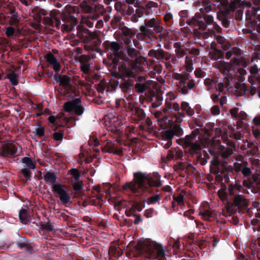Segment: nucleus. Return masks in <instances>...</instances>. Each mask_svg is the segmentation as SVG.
Segmentation results:
<instances>
[{
    "label": "nucleus",
    "mask_w": 260,
    "mask_h": 260,
    "mask_svg": "<svg viewBox=\"0 0 260 260\" xmlns=\"http://www.w3.org/2000/svg\"><path fill=\"white\" fill-rule=\"evenodd\" d=\"M246 161H243L241 163L234 162L233 166L229 165V177L232 174L233 175V178L236 179L237 174L241 171L244 178V180L250 179L253 174L250 168L248 167ZM229 182H230L229 178Z\"/></svg>",
    "instance_id": "nucleus-8"
},
{
    "label": "nucleus",
    "mask_w": 260,
    "mask_h": 260,
    "mask_svg": "<svg viewBox=\"0 0 260 260\" xmlns=\"http://www.w3.org/2000/svg\"><path fill=\"white\" fill-rule=\"evenodd\" d=\"M239 109L238 108H234L230 110L231 116L235 118L236 120V125L234 124V126H236L237 129H240L242 128L244 124L243 120L246 118L247 115L244 111H241L239 112Z\"/></svg>",
    "instance_id": "nucleus-18"
},
{
    "label": "nucleus",
    "mask_w": 260,
    "mask_h": 260,
    "mask_svg": "<svg viewBox=\"0 0 260 260\" xmlns=\"http://www.w3.org/2000/svg\"><path fill=\"white\" fill-rule=\"evenodd\" d=\"M57 81L59 82L60 84L64 87L70 86L71 78L66 75H58Z\"/></svg>",
    "instance_id": "nucleus-34"
},
{
    "label": "nucleus",
    "mask_w": 260,
    "mask_h": 260,
    "mask_svg": "<svg viewBox=\"0 0 260 260\" xmlns=\"http://www.w3.org/2000/svg\"><path fill=\"white\" fill-rule=\"evenodd\" d=\"M243 185L251 189L253 193H260V175L254 174L250 179L243 180Z\"/></svg>",
    "instance_id": "nucleus-17"
},
{
    "label": "nucleus",
    "mask_w": 260,
    "mask_h": 260,
    "mask_svg": "<svg viewBox=\"0 0 260 260\" xmlns=\"http://www.w3.org/2000/svg\"><path fill=\"white\" fill-rule=\"evenodd\" d=\"M119 83L117 80L113 79L110 80L109 83H107L105 81H102L99 84L97 89L99 92H102L105 90L108 91H111L115 90L116 88L118 86Z\"/></svg>",
    "instance_id": "nucleus-22"
},
{
    "label": "nucleus",
    "mask_w": 260,
    "mask_h": 260,
    "mask_svg": "<svg viewBox=\"0 0 260 260\" xmlns=\"http://www.w3.org/2000/svg\"><path fill=\"white\" fill-rule=\"evenodd\" d=\"M76 8L69 7L67 8L69 14H62L61 18L63 24H61L60 20L56 17L55 12L47 13L41 9H37L35 11L34 18L39 22H43V23L58 29H61L62 31L69 32L77 24V20L74 16L71 15L72 11L75 12Z\"/></svg>",
    "instance_id": "nucleus-2"
},
{
    "label": "nucleus",
    "mask_w": 260,
    "mask_h": 260,
    "mask_svg": "<svg viewBox=\"0 0 260 260\" xmlns=\"http://www.w3.org/2000/svg\"><path fill=\"white\" fill-rule=\"evenodd\" d=\"M47 61L53 66V69L55 72H58L60 69V65L53 54L48 53L46 55Z\"/></svg>",
    "instance_id": "nucleus-29"
},
{
    "label": "nucleus",
    "mask_w": 260,
    "mask_h": 260,
    "mask_svg": "<svg viewBox=\"0 0 260 260\" xmlns=\"http://www.w3.org/2000/svg\"><path fill=\"white\" fill-rule=\"evenodd\" d=\"M220 29L221 28L218 25L213 24V28L209 32L205 33L204 37L206 38L212 36H214V37H215V36H216L215 33L220 32Z\"/></svg>",
    "instance_id": "nucleus-43"
},
{
    "label": "nucleus",
    "mask_w": 260,
    "mask_h": 260,
    "mask_svg": "<svg viewBox=\"0 0 260 260\" xmlns=\"http://www.w3.org/2000/svg\"><path fill=\"white\" fill-rule=\"evenodd\" d=\"M180 144L185 147H189L191 153H197L201 148V146L196 139V135L191 134L180 140Z\"/></svg>",
    "instance_id": "nucleus-14"
},
{
    "label": "nucleus",
    "mask_w": 260,
    "mask_h": 260,
    "mask_svg": "<svg viewBox=\"0 0 260 260\" xmlns=\"http://www.w3.org/2000/svg\"><path fill=\"white\" fill-rule=\"evenodd\" d=\"M175 133L173 129H168L165 132L163 137L168 141H172Z\"/></svg>",
    "instance_id": "nucleus-47"
},
{
    "label": "nucleus",
    "mask_w": 260,
    "mask_h": 260,
    "mask_svg": "<svg viewBox=\"0 0 260 260\" xmlns=\"http://www.w3.org/2000/svg\"><path fill=\"white\" fill-rule=\"evenodd\" d=\"M233 54L235 56L229 62V89L234 88L239 91L238 95L245 92V84L242 83L244 81L243 76L246 74L244 68L247 66V62L242 58L241 50L237 47H231L229 42V59Z\"/></svg>",
    "instance_id": "nucleus-1"
},
{
    "label": "nucleus",
    "mask_w": 260,
    "mask_h": 260,
    "mask_svg": "<svg viewBox=\"0 0 260 260\" xmlns=\"http://www.w3.org/2000/svg\"><path fill=\"white\" fill-rule=\"evenodd\" d=\"M254 51L250 59V61L251 63L255 60H260V45L255 46Z\"/></svg>",
    "instance_id": "nucleus-36"
},
{
    "label": "nucleus",
    "mask_w": 260,
    "mask_h": 260,
    "mask_svg": "<svg viewBox=\"0 0 260 260\" xmlns=\"http://www.w3.org/2000/svg\"><path fill=\"white\" fill-rule=\"evenodd\" d=\"M90 59L91 58L89 55H82L79 57L81 70L85 74H88L89 72L90 68L89 61Z\"/></svg>",
    "instance_id": "nucleus-25"
},
{
    "label": "nucleus",
    "mask_w": 260,
    "mask_h": 260,
    "mask_svg": "<svg viewBox=\"0 0 260 260\" xmlns=\"http://www.w3.org/2000/svg\"><path fill=\"white\" fill-rule=\"evenodd\" d=\"M159 196L156 194L153 196L150 197L147 200V203L148 204H153L159 200Z\"/></svg>",
    "instance_id": "nucleus-54"
},
{
    "label": "nucleus",
    "mask_w": 260,
    "mask_h": 260,
    "mask_svg": "<svg viewBox=\"0 0 260 260\" xmlns=\"http://www.w3.org/2000/svg\"><path fill=\"white\" fill-rule=\"evenodd\" d=\"M199 215L206 220H210V218L213 217L212 211L209 209L201 210L199 212Z\"/></svg>",
    "instance_id": "nucleus-40"
},
{
    "label": "nucleus",
    "mask_w": 260,
    "mask_h": 260,
    "mask_svg": "<svg viewBox=\"0 0 260 260\" xmlns=\"http://www.w3.org/2000/svg\"><path fill=\"white\" fill-rule=\"evenodd\" d=\"M218 196L224 204L222 214L226 217L228 215V190L225 184L222 185L221 188L218 190Z\"/></svg>",
    "instance_id": "nucleus-23"
},
{
    "label": "nucleus",
    "mask_w": 260,
    "mask_h": 260,
    "mask_svg": "<svg viewBox=\"0 0 260 260\" xmlns=\"http://www.w3.org/2000/svg\"><path fill=\"white\" fill-rule=\"evenodd\" d=\"M229 147H231L235 148L236 144L235 143L233 142L231 140H229ZM243 156L241 155V154H238L237 153H234L233 151V149L229 147V162L230 163L231 161L232 162L234 161V160H236L238 161H242L243 159Z\"/></svg>",
    "instance_id": "nucleus-26"
},
{
    "label": "nucleus",
    "mask_w": 260,
    "mask_h": 260,
    "mask_svg": "<svg viewBox=\"0 0 260 260\" xmlns=\"http://www.w3.org/2000/svg\"><path fill=\"white\" fill-rule=\"evenodd\" d=\"M193 60L192 57L186 56L185 58V67L188 72H191L193 70Z\"/></svg>",
    "instance_id": "nucleus-41"
},
{
    "label": "nucleus",
    "mask_w": 260,
    "mask_h": 260,
    "mask_svg": "<svg viewBox=\"0 0 260 260\" xmlns=\"http://www.w3.org/2000/svg\"><path fill=\"white\" fill-rule=\"evenodd\" d=\"M210 54L211 58L214 59L215 60H217L220 58H221L223 53L222 51L219 49H213L211 51H210Z\"/></svg>",
    "instance_id": "nucleus-39"
},
{
    "label": "nucleus",
    "mask_w": 260,
    "mask_h": 260,
    "mask_svg": "<svg viewBox=\"0 0 260 260\" xmlns=\"http://www.w3.org/2000/svg\"><path fill=\"white\" fill-rule=\"evenodd\" d=\"M41 227L43 230L48 231H52L54 230V224L50 222L42 224Z\"/></svg>",
    "instance_id": "nucleus-51"
},
{
    "label": "nucleus",
    "mask_w": 260,
    "mask_h": 260,
    "mask_svg": "<svg viewBox=\"0 0 260 260\" xmlns=\"http://www.w3.org/2000/svg\"><path fill=\"white\" fill-rule=\"evenodd\" d=\"M163 97L160 93H156L153 95L150 100L151 107L155 108L159 107L162 103Z\"/></svg>",
    "instance_id": "nucleus-30"
},
{
    "label": "nucleus",
    "mask_w": 260,
    "mask_h": 260,
    "mask_svg": "<svg viewBox=\"0 0 260 260\" xmlns=\"http://www.w3.org/2000/svg\"><path fill=\"white\" fill-rule=\"evenodd\" d=\"M204 84L208 89H214L216 87V82L210 78H206L204 80Z\"/></svg>",
    "instance_id": "nucleus-50"
},
{
    "label": "nucleus",
    "mask_w": 260,
    "mask_h": 260,
    "mask_svg": "<svg viewBox=\"0 0 260 260\" xmlns=\"http://www.w3.org/2000/svg\"><path fill=\"white\" fill-rule=\"evenodd\" d=\"M195 85L194 81L187 75L181 83H179L178 87L181 93L186 94L188 93L189 90L193 88Z\"/></svg>",
    "instance_id": "nucleus-20"
},
{
    "label": "nucleus",
    "mask_w": 260,
    "mask_h": 260,
    "mask_svg": "<svg viewBox=\"0 0 260 260\" xmlns=\"http://www.w3.org/2000/svg\"><path fill=\"white\" fill-rule=\"evenodd\" d=\"M64 108L66 111L73 112L78 116L81 115L84 110V107L81 105V101L78 98L65 103Z\"/></svg>",
    "instance_id": "nucleus-16"
},
{
    "label": "nucleus",
    "mask_w": 260,
    "mask_h": 260,
    "mask_svg": "<svg viewBox=\"0 0 260 260\" xmlns=\"http://www.w3.org/2000/svg\"><path fill=\"white\" fill-rule=\"evenodd\" d=\"M180 109L188 116H192L194 114V111L189 104L186 102H182L181 104Z\"/></svg>",
    "instance_id": "nucleus-32"
},
{
    "label": "nucleus",
    "mask_w": 260,
    "mask_h": 260,
    "mask_svg": "<svg viewBox=\"0 0 260 260\" xmlns=\"http://www.w3.org/2000/svg\"><path fill=\"white\" fill-rule=\"evenodd\" d=\"M18 146V144L12 141H7L3 144L2 152L0 155L3 156H13L16 153Z\"/></svg>",
    "instance_id": "nucleus-19"
},
{
    "label": "nucleus",
    "mask_w": 260,
    "mask_h": 260,
    "mask_svg": "<svg viewBox=\"0 0 260 260\" xmlns=\"http://www.w3.org/2000/svg\"><path fill=\"white\" fill-rule=\"evenodd\" d=\"M175 53L178 58H182L186 54V51L181 47H179L175 50Z\"/></svg>",
    "instance_id": "nucleus-56"
},
{
    "label": "nucleus",
    "mask_w": 260,
    "mask_h": 260,
    "mask_svg": "<svg viewBox=\"0 0 260 260\" xmlns=\"http://www.w3.org/2000/svg\"><path fill=\"white\" fill-rule=\"evenodd\" d=\"M18 75L15 72H12L8 75V78L13 85L18 84Z\"/></svg>",
    "instance_id": "nucleus-49"
},
{
    "label": "nucleus",
    "mask_w": 260,
    "mask_h": 260,
    "mask_svg": "<svg viewBox=\"0 0 260 260\" xmlns=\"http://www.w3.org/2000/svg\"><path fill=\"white\" fill-rule=\"evenodd\" d=\"M135 88L138 92L142 93L143 92L146 88V86L143 84L140 83H136L135 84Z\"/></svg>",
    "instance_id": "nucleus-59"
},
{
    "label": "nucleus",
    "mask_w": 260,
    "mask_h": 260,
    "mask_svg": "<svg viewBox=\"0 0 260 260\" xmlns=\"http://www.w3.org/2000/svg\"><path fill=\"white\" fill-rule=\"evenodd\" d=\"M107 51L110 52L115 58H120L121 51H120L121 45L117 42L106 41L103 43Z\"/></svg>",
    "instance_id": "nucleus-21"
},
{
    "label": "nucleus",
    "mask_w": 260,
    "mask_h": 260,
    "mask_svg": "<svg viewBox=\"0 0 260 260\" xmlns=\"http://www.w3.org/2000/svg\"><path fill=\"white\" fill-rule=\"evenodd\" d=\"M174 157V152L173 151L169 150L168 153L166 157L162 158L164 161L165 163H167L168 161L173 159Z\"/></svg>",
    "instance_id": "nucleus-57"
},
{
    "label": "nucleus",
    "mask_w": 260,
    "mask_h": 260,
    "mask_svg": "<svg viewBox=\"0 0 260 260\" xmlns=\"http://www.w3.org/2000/svg\"><path fill=\"white\" fill-rule=\"evenodd\" d=\"M241 189L239 180H236L235 184L229 185V195L233 196L230 198L231 201H229V213L244 212L248 207V202L244 196L239 194Z\"/></svg>",
    "instance_id": "nucleus-4"
},
{
    "label": "nucleus",
    "mask_w": 260,
    "mask_h": 260,
    "mask_svg": "<svg viewBox=\"0 0 260 260\" xmlns=\"http://www.w3.org/2000/svg\"><path fill=\"white\" fill-rule=\"evenodd\" d=\"M52 191L56 197L59 198L61 203L66 204L71 202V196L65 185L56 184L52 185Z\"/></svg>",
    "instance_id": "nucleus-12"
},
{
    "label": "nucleus",
    "mask_w": 260,
    "mask_h": 260,
    "mask_svg": "<svg viewBox=\"0 0 260 260\" xmlns=\"http://www.w3.org/2000/svg\"><path fill=\"white\" fill-rule=\"evenodd\" d=\"M63 137V133L61 131L56 132L53 135V138L56 141H60L62 140Z\"/></svg>",
    "instance_id": "nucleus-63"
},
{
    "label": "nucleus",
    "mask_w": 260,
    "mask_h": 260,
    "mask_svg": "<svg viewBox=\"0 0 260 260\" xmlns=\"http://www.w3.org/2000/svg\"><path fill=\"white\" fill-rule=\"evenodd\" d=\"M148 55L150 57H154L159 60L162 59L168 60L171 58V54L167 52L164 51L162 49H158L157 50L151 49L149 51Z\"/></svg>",
    "instance_id": "nucleus-24"
},
{
    "label": "nucleus",
    "mask_w": 260,
    "mask_h": 260,
    "mask_svg": "<svg viewBox=\"0 0 260 260\" xmlns=\"http://www.w3.org/2000/svg\"><path fill=\"white\" fill-rule=\"evenodd\" d=\"M103 151L105 152L113 153L115 154L121 155L122 153V148H117L114 144L108 142L107 145L103 148Z\"/></svg>",
    "instance_id": "nucleus-28"
},
{
    "label": "nucleus",
    "mask_w": 260,
    "mask_h": 260,
    "mask_svg": "<svg viewBox=\"0 0 260 260\" xmlns=\"http://www.w3.org/2000/svg\"><path fill=\"white\" fill-rule=\"evenodd\" d=\"M134 211H141L144 208V204L141 203H135L132 206Z\"/></svg>",
    "instance_id": "nucleus-55"
},
{
    "label": "nucleus",
    "mask_w": 260,
    "mask_h": 260,
    "mask_svg": "<svg viewBox=\"0 0 260 260\" xmlns=\"http://www.w3.org/2000/svg\"><path fill=\"white\" fill-rule=\"evenodd\" d=\"M180 107L176 102H171L166 100L164 111L167 112L169 118H171V120L180 123L183 121V118L184 117V114L180 112Z\"/></svg>",
    "instance_id": "nucleus-9"
},
{
    "label": "nucleus",
    "mask_w": 260,
    "mask_h": 260,
    "mask_svg": "<svg viewBox=\"0 0 260 260\" xmlns=\"http://www.w3.org/2000/svg\"><path fill=\"white\" fill-rule=\"evenodd\" d=\"M131 85L128 82H123L120 85L121 90L123 92H127L130 88Z\"/></svg>",
    "instance_id": "nucleus-61"
},
{
    "label": "nucleus",
    "mask_w": 260,
    "mask_h": 260,
    "mask_svg": "<svg viewBox=\"0 0 260 260\" xmlns=\"http://www.w3.org/2000/svg\"><path fill=\"white\" fill-rule=\"evenodd\" d=\"M134 175V179L132 181L123 185L124 190H129L133 193L144 191L147 189L146 182L151 186L159 187L162 185L160 176L157 174H154L153 177L149 179L142 173H136Z\"/></svg>",
    "instance_id": "nucleus-3"
},
{
    "label": "nucleus",
    "mask_w": 260,
    "mask_h": 260,
    "mask_svg": "<svg viewBox=\"0 0 260 260\" xmlns=\"http://www.w3.org/2000/svg\"><path fill=\"white\" fill-rule=\"evenodd\" d=\"M19 217L20 220L23 223H26L27 221L29 220L27 211L24 209H21L20 210L19 214Z\"/></svg>",
    "instance_id": "nucleus-44"
},
{
    "label": "nucleus",
    "mask_w": 260,
    "mask_h": 260,
    "mask_svg": "<svg viewBox=\"0 0 260 260\" xmlns=\"http://www.w3.org/2000/svg\"><path fill=\"white\" fill-rule=\"evenodd\" d=\"M45 180L48 182L52 184L53 185L56 184V177L54 173L48 172L44 176Z\"/></svg>",
    "instance_id": "nucleus-37"
},
{
    "label": "nucleus",
    "mask_w": 260,
    "mask_h": 260,
    "mask_svg": "<svg viewBox=\"0 0 260 260\" xmlns=\"http://www.w3.org/2000/svg\"><path fill=\"white\" fill-rule=\"evenodd\" d=\"M140 30L142 35L151 38L154 37L155 34L161 32L163 27L157 19L152 18L145 19L144 25L140 26Z\"/></svg>",
    "instance_id": "nucleus-7"
},
{
    "label": "nucleus",
    "mask_w": 260,
    "mask_h": 260,
    "mask_svg": "<svg viewBox=\"0 0 260 260\" xmlns=\"http://www.w3.org/2000/svg\"><path fill=\"white\" fill-rule=\"evenodd\" d=\"M215 5L219 9L217 18L226 27L228 25V0H215Z\"/></svg>",
    "instance_id": "nucleus-15"
},
{
    "label": "nucleus",
    "mask_w": 260,
    "mask_h": 260,
    "mask_svg": "<svg viewBox=\"0 0 260 260\" xmlns=\"http://www.w3.org/2000/svg\"><path fill=\"white\" fill-rule=\"evenodd\" d=\"M248 148H249V149L247 152L251 156H253V155L256 154L258 151V148L256 143H249L248 144Z\"/></svg>",
    "instance_id": "nucleus-38"
},
{
    "label": "nucleus",
    "mask_w": 260,
    "mask_h": 260,
    "mask_svg": "<svg viewBox=\"0 0 260 260\" xmlns=\"http://www.w3.org/2000/svg\"><path fill=\"white\" fill-rule=\"evenodd\" d=\"M215 37L217 42L220 44L221 45L222 48L225 50L227 44V43L225 42V40L222 36L219 35Z\"/></svg>",
    "instance_id": "nucleus-52"
},
{
    "label": "nucleus",
    "mask_w": 260,
    "mask_h": 260,
    "mask_svg": "<svg viewBox=\"0 0 260 260\" xmlns=\"http://www.w3.org/2000/svg\"><path fill=\"white\" fill-rule=\"evenodd\" d=\"M217 177H219L221 181L228 182V167L226 164H220L218 166Z\"/></svg>",
    "instance_id": "nucleus-27"
},
{
    "label": "nucleus",
    "mask_w": 260,
    "mask_h": 260,
    "mask_svg": "<svg viewBox=\"0 0 260 260\" xmlns=\"http://www.w3.org/2000/svg\"><path fill=\"white\" fill-rule=\"evenodd\" d=\"M122 34L125 37H132L134 35L132 30L126 27L123 28L121 29Z\"/></svg>",
    "instance_id": "nucleus-58"
},
{
    "label": "nucleus",
    "mask_w": 260,
    "mask_h": 260,
    "mask_svg": "<svg viewBox=\"0 0 260 260\" xmlns=\"http://www.w3.org/2000/svg\"><path fill=\"white\" fill-rule=\"evenodd\" d=\"M203 17L207 24H210L213 22V17L210 15L204 14L203 16L200 14H196L195 16L189 21V24L199 27L202 30H205L206 25L203 21Z\"/></svg>",
    "instance_id": "nucleus-13"
},
{
    "label": "nucleus",
    "mask_w": 260,
    "mask_h": 260,
    "mask_svg": "<svg viewBox=\"0 0 260 260\" xmlns=\"http://www.w3.org/2000/svg\"><path fill=\"white\" fill-rule=\"evenodd\" d=\"M194 74L198 78H203L205 76V72L200 68L195 70Z\"/></svg>",
    "instance_id": "nucleus-64"
},
{
    "label": "nucleus",
    "mask_w": 260,
    "mask_h": 260,
    "mask_svg": "<svg viewBox=\"0 0 260 260\" xmlns=\"http://www.w3.org/2000/svg\"><path fill=\"white\" fill-rule=\"evenodd\" d=\"M152 113L153 114L154 117L160 122H165L169 119V116L167 115V112L164 111V108L161 110L156 111Z\"/></svg>",
    "instance_id": "nucleus-31"
},
{
    "label": "nucleus",
    "mask_w": 260,
    "mask_h": 260,
    "mask_svg": "<svg viewBox=\"0 0 260 260\" xmlns=\"http://www.w3.org/2000/svg\"><path fill=\"white\" fill-rule=\"evenodd\" d=\"M73 188L75 191L80 190L82 188V183L79 180L75 181L73 184Z\"/></svg>",
    "instance_id": "nucleus-62"
},
{
    "label": "nucleus",
    "mask_w": 260,
    "mask_h": 260,
    "mask_svg": "<svg viewBox=\"0 0 260 260\" xmlns=\"http://www.w3.org/2000/svg\"><path fill=\"white\" fill-rule=\"evenodd\" d=\"M188 74H180L178 73H176L173 75V78L178 80V82L177 83V85L178 86L179 83H181V81L183 80V79L186 77V76Z\"/></svg>",
    "instance_id": "nucleus-53"
},
{
    "label": "nucleus",
    "mask_w": 260,
    "mask_h": 260,
    "mask_svg": "<svg viewBox=\"0 0 260 260\" xmlns=\"http://www.w3.org/2000/svg\"><path fill=\"white\" fill-rule=\"evenodd\" d=\"M215 66L223 75V78L217 84V89L219 92L225 94L228 90V63L224 60H219L215 63Z\"/></svg>",
    "instance_id": "nucleus-11"
},
{
    "label": "nucleus",
    "mask_w": 260,
    "mask_h": 260,
    "mask_svg": "<svg viewBox=\"0 0 260 260\" xmlns=\"http://www.w3.org/2000/svg\"><path fill=\"white\" fill-rule=\"evenodd\" d=\"M71 174L73 176L74 178L75 181L79 180L80 174L79 171L77 169H72L71 170Z\"/></svg>",
    "instance_id": "nucleus-60"
},
{
    "label": "nucleus",
    "mask_w": 260,
    "mask_h": 260,
    "mask_svg": "<svg viewBox=\"0 0 260 260\" xmlns=\"http://www.w3.org/2000/svg\"><path fill=\"white\" fill-rule=\"evenodd\" d=\"M90 34V31H89L88 29L80 27L77 35L81 37H84L87 39L89 38Z\"/></svg>",
    "instance_id": "nucleus-46"
},
{
    "label": "nucleus",
    "mask_w": 260,
    "mask_h": 260,
    "mask_svg": "<svg viewBox=\"0 0 260 260\" xmlns=\"http://www.w3.org/2000/svg\"><path fill=\"white\" fill-rule=\"evenodd\" d=\"M134 112L139 120L144 119L146 117L144 110L141 108H135Z\"/></svg>",
    "instance_id": "nucleus-45"
},
{
    "label": "nucleus",
    "mask_w": 260,
    "mask_h": 260,
    "mask_svg": "<svg viewBox=\"0 0 260 260\" xmlns=\"http://www.w3.org/2000/svg\"><path fill=\"white\" fill-rule=\"evenodd\" d=\"M229 2V13L230 11H234L235 9L240 7L241 6V0H230Z\"/></svg>",
    "instance_id": "nucleus-35"
},
{
    "label": "nucleus",
    "mask_w": 260,
    "mask_h": 260,
    "mask_svg": "<svg viewBox=\"0 0 260 260\" xmlns=\"http://www.w3.org/2000/svg\"><path fill=\"white\" fill-rule=\"evenodd\" d=\"M136 249L140 254L151 259L162 260L165 255L162 245L153 241H145Z\"/></svg>",
    "instance_id": "nucleus-5"
},
{
    "label": "nucleus",
    "mask_w": 260,
    "mask_h": 260,
    "mask_svg": "<svg viewBox=\"0 0 260 260\" xmlns=\"http://www.w3.org/2000/svg\"><path fill=\"white\" fill-rule=\"evenodd\" d=\"M122 116H115L112 114H109L105 117V125L108 131L113 134H118L119 127L124 122V119H122Z\"/></svg>",
    "instance_id": "nucleus-10"
},
{
    "label": "nucleus",
    "mask_w": 260,
    "mask_h": 260,
    "mask_svg": "<svg viewBox=\"0 0 260 260\" xmlns=\"http://www.w3.org/2000/svg\"><path fill=\"white\" fill-rule=\"evenodd\" d=\"M139 51L137 50L133 46L125 47L124 49L121 51L120 59L127 62L130 65L132 69H138L140 68L138 64L140 62H144L146 60L144 58L138 57Z\"/></svg>",
    "instance_id": "nucleus-6"
},
{
    "label": "nucleus",
    "mask_w": 260,
    "mask_h": 260,
    "mask_svg": "<svg viewBox=\"0 0 260 260\" xmlns=\"http://www.w3.org/2000/svg\"><path fill=\"white\" fill-rule=\"evenodd\" d=\"M22 162L25 164L26 166L30 169H34L35 168V164L29 157H25L22 158Z\"/></svg>",
    "instance_id": "nucleus-48"
},
{
    "label": "nucleus",
    "mask_w": 260,
    "mask_h": 260,
    "mask_svg": "<svg viewBox=\"0 0 260 260\" xmlns=\"http://www.w3.org/2000/svg\"><path fill=\"white\" fill-rule=\"evenodd\" d=\"M229 137L234 139L236 140H241L242 135L241 133L238 131H236L233 128H231L230 126L229 125Z\"/></svg>",
    "instance_id": "nucleus-42"
},
{
    "label": "nucleus",
    "mask_w": 260,
    "mask_h": 260,
    "mask_svg": "<svg viewBox=\"0 0 260 260\" xmlns=\"http://www.w3.org/2000/svg\"><path fill=\"white\" fill-rule=\"evenodd\" d=\"M253 18L250 17L251 19V26L256 30L258 33H260V14L255 15ZM249 17L247 15L246 19H249Z\"/></svg>",
    "instance_id": "nucleus-33"
}]
</instances>
